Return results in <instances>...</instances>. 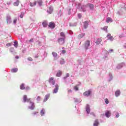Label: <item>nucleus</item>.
I'll list each match as a JSON object with an SVG mask.
<instances>
[{
  "label": "nucleus",
  "mask_w": 126,
  "mask_h": 126,
  "mask_svg": "<svg viewBox=\"0 0 126 126\" xmlns=\"http://www.w3.org/2000/svg\"><path fill=\"white\" fill-rule=\"evenodd\" d=\"M78 63H79V64H81L80 63H81V61L78 60Z\"/></svg>",
  "instance_id": "0e129e2a"
},
{
  "label": "nucleus",
  "mask_w": 126,
  "mask_h": 126,
  "mask_svg": "<svg viewBox=\"0 0 126 126\" xmlns=\"http://www.w3.org/2000/svg\"><path fill=\"white\" fill-rule=\"evenodd\" d=\"M23 16H24V15L23 14V13H21V15H20V17L21 18H23Z\"/></svg>",
  "instance_id": "3c124183"
},
{
  "label": "nucleus",
  "mask_w": 126,
  "mask_h": 126,
  "mask_svg": "<svg viewBox=\"0 0 126 126\" xmlns=\"http://www.w3.org/2000/svg\"><path fill=\"white\" fill-rule=\"evenodd\" d=\"M90 111H91V109H90V105L87 104L86 106V112L88 115L90 114Z\"/></svg>",
  "instance_id": "6e6552de"
},
{
  "label": "nucleus",
  "mask_w": 126,
  "mask_h": 126,
  "mask_svg": "<svg viewBox=\"0 0 126 126\" xmlns=\"http://www.w3.org/2000/svg\"><path fill=\"white\" fill-rule=\"evenodd\" d=\"M40 100H41V96H38L36 98V100L37 101V102H39V101H40Z\"/></svg>",
  "instance_id": "4c0bfd02"
},
{
  "label": "nucleus",
  "mask_w": 126,
  "mask_h": 126,
  "mask_svg": "<svg viewBox=\"0 0 126 126\" xmlns=\"http://www.w3.org/2000/svg\"><path fill=\"white\" fill-rule=\"evenodd\" d=\"M90 114V115H92L93 116H94V117H95V114H94V112H91Z\"/></svg>",
  "instance_id": "bf43d9fd"
},
{
  "label": "nucleus",
  "mask_w": 126,
  "mask_h": 126,
  "mask_svg": "<svg viewBox=\"0 0 126 126\" xmlns=\"http://www.w3.org/2000/svg\"><path fill=\"white\" fill-rule=\"evenodd\" d=\"M60 63L61 64H63L64 63V60L63 59H61L60 61Z\"/></svg>",
  "instance_id": "72a5a7b5"
},
{
  "label": "nucleus",
  "mask_w": 126,
  "mask_h": 126,
  "mask_svg": "<svg viewBox=\"0 0 126 126\" xmlns=\"http://www.w3.org/2000/svg\"><path fill=\"white\" fill-rule=\"evenodd\" d=\"M6 22L8 24L11 23V17L9 15H7L6 17Z\"/></svg>",
  "instance_id": "423d86ee"
},
{
  "label": "nucleus",
  "mask_w": 126,
  "mask_h": 126,
  "mask_svg": "<svg viewBox=\"0 0 126 126\" xmlns=\"http://www.w3.org/2000/svg\"><path fill=\"white\" fill-rule=\"evenodd\" d=\"M74 90H75V91H78V87L77 86H75L74 87Z\"/></svg>",
  "instance_id": "79ce46f5"
},
{
  "label": "nucleus",
  "mask_w": 126,
  "mask_h": 126,
  "mask_svg": "<svg viewBox=\"0 0 126 126\" xmlns=\"http://www.w3.org/2000/svg\"><path fill=\"white\" fill-rule=\"evenodd\" d=\"M11 4V2H7V4H8V5H9Z\"/></svg>",
  "instance_id": "e2e57ef3"
},
{
  "label": "nucleus",
  "mask_w": 126,
  "mask_h": 126,
  "mask_svg": "<svg viewBox=\"0 0 126 126\" xmlns=\"http://www.w3.org/2000/svg\"><path fill=\"white\" fill-rule=\"evenodd\" d=\"M58 15H59V16H62V12H59L58 13Z\"/></svg>",
  "instance_id": "13d9d810"
},
{
  "label": "nucleus",
  "mask_w": 126,
  "mask_h": 126,
  "mask_svg": "<svg viewBox=\"0 0 126 126\" xmlns=\"http://www.w3.org/2000/svg\"><path fill=\"white\" fill-rule=\"evenodd\" d=\"M53 7L52 6H50L49 7V9L48 10H47V12H48V13H49V14H51L52 12H53Z\"/></svg>",
  "instance_id": "f3484780"
},
{
  "label": "nucleus",
  "mask_w": 126,
  "mask_h": 126,
  "mask_svg": "<svg viewBox=\"0 0 126 126\" xmlns=\"http://www.w3.org/2000/svg\"><path fill=\"white\" fill-rule=\"evenodd\" d=\"M34 41V39H33V38H31L29 42H33Z\"/></svg>",
  "instance_id": "052dcab7"
},
{
  "label": "nucleus",
  "mask_w": 126,
  "mask_h": 126,
  "mask_svg": "<svg viewBox=\"0 0 126 126\" xmlns=\"http://www.w3.org/2000/svg\"><path fill=\"white\" fill-rule=\"evenodd\" d=\"M49 98H50V94H47L45 97H44V99L43 100V102H47V101H48V99H49Z\"/></svg>",
  "instance_id": "f8f14e48"
},
{
  "label": "nucleus",
  "mask_w": 126,
  "mask_h": 126,
  "mask_svg": "<svg viewBox=\"0 0 126 126\" xmlns=\"http://www.w3.org/2000/svg\"><path fill=\"white\" fill-rule=\"evenodd\" d=\"M84 47L86 51H87V50L89 49V47H90V41L89 40L86 41L84 44Z\"/></svg>",
  "instance_id": "20e7f679"
},
{
  "label": "nucleus",
  "mask_w": 126,
  "mask_h": 126,
  "mask_svg": "<svg viewBox=\"0 0 126 126\" xmlns=\"http://www.w3.org/2000/svg\"><path fill=\"white\" fill-rule=\"evenodd\" d=\"M123 66H125V63H122L120 64H118L116 67L118 69H121V68H122Z\"/></svg>",
  "instance_id": "9d476101"
},
{
  "label": "nucleus",
  "mask_w": 126,
  "mask_h": 126,
  "mask_svg": "<svg viewBox=\"0 0 126 126\" xmlns=\"http://www.w3.org/2000/svg\"><path fill=\"white\" fill-rule=\"evenodd\" d=\"M13 4L14 6H18L19 5V0H17L16 1L14 2Z\"/></svg>",
  "instance_id": "393cba45"
},
{
  "label": "nucleus",
  "mask_w": 126,
  "mask_h": 126,
  "mask_svg": "<svg viewBox=\"0 0 126 126\" xmlns=\"http://www.w3.org/2000/svg\"><path fill=\"white\" fill-rule=\"evenodd\" d=\"M20 88L21 90H24V89H25V84L23 83L20 86Z\"/></svg>",
  "instance_id": "bb28decb"
},
{
  "label": "nucleus",
  "mask_w": 126,
  "mask_h": 126,
  "mask_svg": "<svg viewBox=\"0 0 126 126\" xmlns=\"http://www.w3.org/2000/svg\"><path fill=\"white\" fill-rule=\"evenodd\" d=\"M28 61H31V62H32V61H33V59H32V58H31V57H29V58H28Z\"/></svg>",
  "instance_id": "49530a36"
},
{
  "label": "nucleus",
  "mask_w": 126,
  "mask_h": 126,
  "mask_svg": "<svg viewBox=\"0 0 126 126\" xmlns=\"http://www.w3.org/2000/svg\"><path fill=\"white\" fill-rule=\"evenodd\" d=\"M114 37H113V36L111 35L108 40H110V41H114Z\"/></svg>",
  "instance_id": "c9c22d12"
},
{
  "label": "nucleus",
  "mask_w": 126,
  "mask_h": 126,
  "mask_svg": "<svg viewBox=\"0 0 126 126\" xmlns=\"http://www.w3.org/2000/svg\"><path fill=\"white\" fill-rule=\"evenodd\" d=\"M14 46H15V48H17V47L18 46V42H17V41H15L14 42Z\"/></svg>",
  "instance_id": "473e14b6"
},
{
  "label": "nucleus",
  "mask_w": 126,
  "mask_h": 126,
  "mask_svg": "<svg viewBox=\"0 0 126 126\" xmlns=\"http://www.w3.org/2000/svg\"><path fill=\"white\" fill-rule=\"evenodd\" d=\"M65 39L62 37H59L58 39V42L60 45H63L64 44V41Z\"/></svg>",
  "instance_id": "39448f33"
},
{
  "label": "nucleus",
  "mask_w": 126,
  "mask_h": 126,
  "mask_svg": "<svg viewBox=\"0 0 126 126\" xmlns=\"http://www.w3.org/2000/svg\"><path fill=\"white\" fill-rule=\"evenodd\" d=\"M121 95V92L120 90H117L116 92H115V96L116 97H119Z\"/></svg>",
  "instance_id": "6ab92c4d"
},
{
  "label": "nucleus",
  "mask_w": 126,
  "mask_h": 126,
  "mask_svg": "<svg viewBox=\"0 0 126 126\" xmlns=\"http://www.w3.org/2000/svg\"><path fill=\"white\" fill-rule=\"evenodd\" d=\"M17 21V20H16V19L14 20V21H13L14 24H16Z\"/></svg>",
  "instance_id": "6e6d98bb"
},
{
  "label": "nucleus",
  "mask_w": 126,
  "mask_h": 126,
  "mask_svg": "<svg viewBox=\"0 0 126 126\" xmlns=\"http://www.w3.org/2000/svg\"><path fill=\"white\" fill-rule=\"evenodd\" d=\"M27 91H28V90H30V87H29V86H27L25 88V89Z\"/></svg>",
  "instance_id": "c03bdc74"
},
{
  "label": "nucleus",
  "mask_w": 126,
  "mask_h": 126,
  "mask_svg": "<svg viewBox=\"0 0 126 126\" xmlns=\"http://www.w3.org/2000/svg\"><path fill=\"white\" fill-rule=\"evenodd\" d=\"M103 59H107V56H105L103 57Z\"/></svg>",
  "instance_id": "338daca9"
},
{
  "label": "nucleus",
  "mask_w": 126,
  "mask_h": 126,
  "mask_svg": "<svg viewBox=\"0 0 126 126\" xmlns=\"http://www.w3.org/2000/svg\"><path fill=\"white\" fill-rule=\"evenodd\" d=\"M107 29H108L107 26H105L104 28H103V30H104V31H107Z\"/></svg>",
  "instance_id": "ea45409f"
},
{
  "label": "nucleus",
  "mask_w": 126,
  "mask_h": 126,
  "mask_svg": "<svg viewBox=\"0 0 126 126\" xmlns=\"http://www.w3.org/2000/svg\"><path fill=\"white\" fill-rule=\"evenodd\" d=\"M23 102L24 103H26L27 102L28 103H29L30 104V105H29L28 107V109L29 110H31L32 111H33V110H34L35 109V103L31 100V98H27V95H24L23 96Z\"/></svg>",
  "instance_id": "f257e3e1"
},
{
  "label": "nucleus",
  "mask_w": 126,
  "mask_h": 126,
  "mask_svg": "<svg viewBox=\"0 0 126 126\" xmlns=\"http://www.w3.org/2000/svg\"><path fill=\"white\" fill-rule=\"evenodd\" d=\"M91 94V91L90 90H89L84 93L83 95L86 97H88L89 95H90Z\"/></svg>",
  "instance_id": "1a4fd4ad"
},
{
  "label": "nucleus",
  "mask_w": 126,
  "mask_h": 126,
  "mask_svg": "<svg viewBox=\"0 0 126 126\" xmlns=\"http://www.w3.org/2000/svg\"><path fill=\"white\" fill-rule=\"evenodd\" d=\"M49 26L50 28H52V29H54V28H55V23L53 22H50Z\"/></svg>",
  "instance_id": "dca6fc26"
},
{
  "label": "nucleus",
  "mask_w": 126,
  "mask_h": 126,
  "mask_svg": "<svg viewBox=\"0 0 126 126\" xmlns=\"http://www.w3.org/2000/svg\"><path fill=\"white\" fill-rule=\"evenodd\" d=\"M37 113H38V112H34L32 113V115H33V116H35V115H36V114H37Z\"/></svg>",
  "instance_id": "4d7b16f0"
},
{
  "label": "nucleus",
  "mask_w": 126,
  "mask_h": 126,
  "mask_svg": "<svg viewBox=\"0 0 126 126\" xmlns=\"http://www.w3.org/2000/svg\"><path fill=\"white\" fill-rule=\"evenodd\" d=\"M40 115L42 117H43V116H45V109L44 108H42L41 110Z\"/></svg>",
  "instance_id": "5701e85b"
},
{
  "label": "nucleus",
  "mask_w": 126,
  "mask_h": 126,
  "mask_svg": "<svg viewBox=\"0 0 126 126\" xmlns=\"http://www.w3.org/2000/svg\"><path fill=\"white\" fill-rule=\"evenodd\" d=\"M87 5L88 7L89 8L90 10H92V11L94 10V4L90 3H88L87 4Z\"/></svg>",
  "instance_id": "0eeeda50"
},
{
  "label": "nucleus",
  "mask_w": 126,
  "mask_h": 126,
  "mask_svg": "<svg viewBox=\"0 0 126 126\" xmlns=\"http://www.w3.org/2000/svg\"><path fill=\"white\" fill-rule=\"evenodd\" d=\"M84 36H85V33H82L78 35V39H82Z\"/></svg>",
  "instance_id": "a211bd4d"
},
{
  "label": "nucleus",
  "mask_w": 126,
  "mask_h": 126,
  "mask_svg": "<svg viewBox=\"0 0 126 126\" xmlns=\"http://www.w3.org/2000/svg\"><path fill=\"white\" fill-rule=\"evenodd\" d=\"M109 77H110V79H109V81H111V80L113 79V76L112 75V74L109 73Z\"/></svg>",
  "instance_id": "f704fd0d"
},
{
  "label": "nucleus",
  "mask_w": 126,
  "mask_h": 126,
  "mask_svg": "<svg viewBox=\"0 0 126 126\" xmlns=\"http://www.w3.org/2000/svg\"><path fill=\"white\" fill-rule=\"evenodd\" d=\"M15 59H19V57L18 56H16L15 57Z\"/></svg>",
  "instance_id": "69168bd1"
},
{
  "label": "nucleus",
  "mask_w": 126,
  "mask_h": 126,
  "mask_svg": "<svg viewBox=\"0 0 126 126\" xmlns=\"http://www.w3.org/2000/svg\"><path fill=\"white\" fill-rule=\"evenodd\" d=\"M70 11H71V9H69V10L68 11V13L69 15H70V14H71V12Z\"/></svg>",
  "instance_id": "09e8293b"
},
{
  "label": "nucleus",
  "mask_w": 126,
  "mask_h": 126,
  "mask_svg": "<svg viewBox=\"0 0 126 126\" xmlns=\"http://www.w3.org/2000/svg\"><path fill=\"white\" fill-rule=\"evenodd\" d=\"M17 71H18V68H14L11 70V72L13 73L17 72Z\"/></svg>",
  "instance_id": "a878e982"
},
{
  "label": "nucleus",
  "mask_w": 126,
  "mask_h": 126,
  "mask_svg": "<svg viewBox=\"0 0 126 126\" xmlns=\"http://www.w3.org/2000/svg\"><path fill=\"white\" fill-rule=\"evenodd\" d=\"M66 51L64 50L62 51V54H65Z\"/></svg>",
  "instance_id": "5fc2aeb1"
},
{
  "label": "nucleus",
  "mask_w": 126,
  "mask_h": 126,
  "mask_svg": "<svg viewBox=\"0 0 126 126\" xmlns=\"http://www.w3.org/2000/svg\"><path fill=\"white\" fill-rule=\"evenodd\" d=\"M105 116L106 118H110L111 117V112L109 111H106L105 113Z\"/></svg>",
  "instance_id": "ddd939ff"
},
{
  "label": "nucleus",
  "mask_w": 126,
  "mask_h": 126,
  "mask_svg": "<svg viewBox=\"0 0 126 126\" xmlns=\"http://www.w3.org/2000/svg\"><path fill=\"white\" fill-rule=\"evenodd\" d=\"M61 76H62V71H59V72H57L56 74V76H57V77H60Z\"/></svg>",
  "instance_id": "c756f323"
},
{
  "label": "nucleus",
  "mask_w": 126,
  "mask_h": 126,
  "mask_svg": "<svg viewBox=\"0 0 126 126\" xmlns=\"http://www.w3.org/2000/svg\"><path fill=\"white\" fill-rule=\"evenodd\" d=\"M105 102L106 103V104H109V99H108V98H106L105 99Z\"/></svg>",
  "instance_id": "a19ab883"
},
{
  "label": "nucleus",
  "mask_w": 126,
  "mask_h": 126,
  "mask_svg": "<svg viewBox=\"0 0 126 126\" xmlns=\"http://www.w3.org/2000/svg\"><path fill=\"white\" fill-rule=\"evenodd\" d=\"M76 25H77V23H76V22L74 23H69V26H70V27H74V26H76Z\"/></svg>",
  "instance_id": "cd10ccee"
},
{
  "label": "nucleus",
  "mask_w": 126,
  "mask_h": 126,
  "mask_svg": "<svg viewBox=\"0 0 126 126\" xmlns=\"http://www.w3.org/2000/svg\"><path fill=\"white\" fill-rule=\"evenodd\" d=\"M98 125L99 121H98V119H96L94 123V126H98Z\"/></svg>",
  "instance_id": "b1692460"
},
{
  "label": "nucleus",
  "mask_w": 126,
  "mask_h": 126,
  "mask_svg": "<svg viewBox=\"0 0 126 126\" xmlns=\"http://www.w3.org/2000/svg\"><path fill=\"white\" fill-rule=\"evenodd\" d=\"M89 25V22L88 21H86L84 23V29H87V27Z\"/></svg>",
  "instance_id": "9b49d317"
},
{
  "label": "nucleus",
  "mask_w": 126,
  "mask_h": 126,
  "mask_svg": "<svg viewBox=\"0 0 126 126\" xmlns=\"http://www.w3.org/2000/svg\"><path fill=\"white\" fill-rule=\"evenodd\" d=\"M101 42H102V39L98 38L95 43L96 45H99Z\"/></svg>",
  "instance_id": "aec40b11"
},
{
  "label": "nucleus",
  "mask_w": 126,
  "mask_h": 126,
  "mask_svg": "<svg viewBox=\"0 0 126 126\" xmlns=\"http://www.w3.org/2000/svg\"><path fill=\"white\" fill-rule=\"evenodd\" d=\"M114 113H116V118H119V117H120V114L119 113V112H115Z\"/></svg>",
  "instance_id": "58836bf2"
},
{
  "label": "nucleus",
  "mask_w": 126,
  "mask_h": 126,
  "mask_svg": "<svg viewBox=\"0 0 126 126\" xmlns=\"http://www.w3.org/2000/svg\"><path fill=\"white\" fill-rule=\"evenodd\" d=\"M37 3H38L39 6H42L43 1H42V0H37Z\"/></svg>",
  "instance_id": "7c9ffc66"
},
{
  "label": "nucleus",
  "mask_w": 126,
  "mask_h": 126,
  "mask_svg": "<svg viewBox=\"0 0 126 126\" xmlns=\"http://www.w3.org/2000/svg\"><path fill=\"white\" fill-rule=\"evenodd\" d=\"M88 8L87 6V4H84L81 5V4L80 3L77 4V8L80 10V11H83V12H86L87 10V8Z\"/></svg>",
  "instance_id": "7ed1b4c3"
},
{
  "label": "nucleus",
  "mask_w": 126,
  "mask_h": 126,
  "mask_svg": "<svg viewBox=\"0 0 126 126\" xmlns=\"http://www.w3.org/2000/svg\"><path fill=\"white\" fill-rule=\"evenodd\" d=\"M75 103H78V99L77 98H74Z\"/></svg>",
  "instance_id": "a18cd8bd"
},
{
  "label": "nucleus",
  "mask_w": 126,
  "mask_h": 126,
  "mask_svg": "<svg viewBox=\"0 0 126 126\" xmlns=\"http://www.w3.org/2000/svg\"><path fill=\"white\" fill-rule=\"evenodd\" d=\"M109 53H113L114 52V50L113 49H110L108 50Z\"/></svg>",
  "instance_id": "603ef678"
},
{
  "label": "nucleus",
  "mask_w": 126,
  "mask_h": 126,
  "mask_svg": "<svg viewBox=\"0 0 126 126\" xmlns=\"http://www.w3.org/2000/svg\"><path fill=\"white\" fill-rule=\"evenodd\" d=\"M48 24H49V23L47 21H44L42 23V26L44 28L47 27V26H48Z\"/></svg>",
  "instance_id": "4468645a"
},
{
  "label": "nucleus",
  "mask_w": 126,
  "mask_h": 126,
  "mask_svg": "<svg viewBox=\"0 0 126 126\" xmlns=\"http://www.w3.org/2000/svg\"><path fill=\"white\" fill-rule=\"evenodd\" d=\"M49 82L50 85H51L52 87L54 88V89L53 90L52 93H53V94L58 93V91H59V85H58V84H55L56 81L54 80V78H50L49 80Z\"/></svg>",
  "instance_id": "f03ea898"
},
{
  "label": "nucleus",
  "mask_w": 126,
  "mask_h": 126,
  "mask_svg": "<svg viewBox=\"0 0 126 126\" xmlns=\"http://www.w3.org/2000/svg\"><path fill=\"white\" fill-rule=\"evenodd\" d=\"M69 33L70 35H72V34H73V32H72V31H69Z\"/></svg>",
  "instance_id": "864d4df0"
},
{
  "label": "nucleus",
  "mask_w": 126,
  "mask_h": 126,
  "mask_svg": "<svg viewBox=\"0 0 126 126\" xmlns=\"http://www.w3.org/2000/svg\"><path fill=\"white\" fill-rule=\"evenodd\" d=\"M111 34H110V33L107 34V35L106 36L107 38H108L107 40H109V38L111 37Z\"/></svg>",
  "instance_id": "e433bc0d"
},
{
  "label": "nucleus",
  "mask_w": 126,
  "mask_h": 126,
  "mask_svg": "<svg viewBox=\"0 0 126 126\" xmlns=\"http://www.w3.org/2000/svg\"><path fill=\"white\" fill-rule=\"evenodd\" d=\"M52 56L54 57V59H57L58 57V54L56 52H52Z\"/></svg>",
  "instance_id": "c85d7f7f"
},
{
  "label": "nucleus",
  "mask_w": 126,
  "mask_h": 126,
  "mask_svg": "<svg viewBox=\"0 0 126 126\" xmlns=\"http://www.w3.org/2000/svg\"><path fill=\"white\" fill-rule=\"evenodd\" d=\"M60 36H61V37H62L61 38H62L63 39H65V34H64V33L63 32H61L60 33Z\"/></svg>",
  "instance_id": "4be33fe9"
},
{
  "label": "nucleus",
  "mask_w": 126,
  "mask_h": 126,
  "mask_svg": "<svg viewBox=\"0 0 126 126\" xmlns=\"http://www.w3.org/2000/svg\"><path fill=\"white\" fill-rule=\"evenodd\" d=\"M14 48H11L10 49V52H11V53H13V52H14Z\"/></svg>",
  "instance_id": "37998d69"
},
{
  "label": "nucleus",
  "mask_w": 126,
  "mask_h": 126,
  "mask_svg": "<svg viewBox=\"0 0 126 126\" xmlns=\"http://www.w3.org/2000/svg\"><path fill=\"white\" fill-rule=\"evenodd\" d=\"M67 77H69V73H66L65 77H64L63 78V79L64 80V82L65 83H66V78H67Z\"/></svg>",
  "instance_id": "2eb2a0df"
},
{
  "label": "nucleus",
  "mask_w": 126,
  "mask_h": 126,
  "mask_svg": "<svg viewBox=\"0 0 126 126\" xmlns=\"http://www.w3.org/2000/svg\"><path fill=\"white\" fill-rule=\"evenodd\" d=\"M82 17V15H81V14L79 13L78 14V18H81Z\"/></svg>",
  "instance_id": "de8ad7c7"
},
{
  "label": "nucleus",
  "mask_w": 126,
  "mask_h": 126,
  "mask_svg": "<svg viewBox=\"0 0 126 126\" xmlns=\"http://www.w3.org/2000/svg\"><path fill=\"white\" fill-rule=\"evenodd\" d=\"M124 48H125V49H126V45H124Z\"/></svg>",
  "instance_id": "774afa93"
},
{
  "label": "nucleus",
  "mask_w": 126,
  "mask_h": 126,
  "mask_svg": "<svg viewBox=\"0 0 126 126\" xmlns=\"http://www.w3.org/2000/svg\"><path fill=\"white\" fill-rule=\"evenodd\" d=\"M39 57V56H38V54H36L35 55L34 58H35L36 59L38 58Z\"/></svg>",
  "instance_id": "680f3d73"
},
{
  "label": "nucleus",
  "mask_w": 126,
  "mask_h": 126,
  "mask_svg": "<svg viewBox=\"0 0 126 126\" xmlns=\"http://www.w3.org/2000/svg\"><path fill=\"white\" fill-rule=\"evenodd\" d=\"M106 22L107 23H109V22H113V19L110 17H108L106 18Z\"/></svg>",
  "instance_id": "412c9836"
},
{
  "label": "nucleus",
  "mask_w": 126,
  "mask_h": 126,
  "mask_svg": "<svg viewBox=\"0 0 126 126\" xmlns=\"http://www.w3.org/2000/svg\"><path fill=\"white\" fill-rule=\"evenodd\" d=\"M36 2H34L33 3L31 2L30 3V5L31 6H32V7H33V6H35V5H36Z\"/></svg>",
  "instance_id": "2f4dec72"
},
{
  "label": "nucleus",
  "mask_w": 126,
  "mask_h": 126,
  "mask_svg": "<svg viewBox=\"0 0 126 126\" xmlns=\"http://www.w3.org/2000/svg\"><path fill=\"white\" fill-rule=\"evenodd\" d=\"M37 42H38V46H39L40 47H41V42H40V41H39V40H38Z\"/></svg>",
  "instance_id": "8fccbe9b"
}]
</instances>
